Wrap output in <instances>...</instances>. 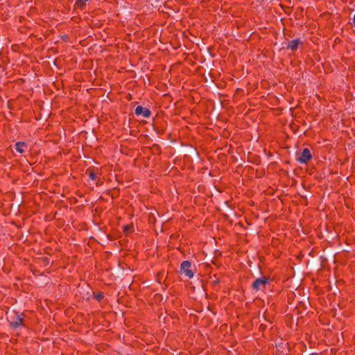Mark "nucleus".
<instances>
[{
	"label": "nucleus",
	"mask_w": 355,
	"mask_h": 355,
	"mask_svg": "<svg viewBox=\"0 0 355 355\" xmlns=\"http://www.w3.org/2000/svg\"><path fill=\"white\" fill-rule=\"evenodd\" d=\"M15 146L16 150L20 153H23L25 151V148H27V146L24 142H17L16 143Z\"/></svg>",
	"instance_id": "7"
},
{
	"label": "nucleus",
	"mask_w": 355,
	"mask_h": 355,
	"mask_svg": "<svg viewBox=\"0 0 355 355\" xmlns=\"http://www.w3.org/2000/svg\"><path fill=\"white\" fill-rule=\"evenodd\" d=\"M89 0H77L76 1V3L78 5V6H83L84 3L87 1H88Z\"/></svg>",
	"instance_id": "9"
},
{
	"label": "nucleus",
	"mask_w": 355,
	"mask_h": 355,
	"mask_svg": "<svg viewBox=\"0 0 355 355\" xmlns=\"http://www.w3.org/2000/svg\"><path fill=\"white\" fill-rule=\"evenodd\" d=\"M95 297L98 300H101L103 297V295L102 293H99L95 295Z\"/></svg>",
	"instance_id": "10"
},
{
	"label": "nucleus",
	"mask_w": 355,
	"mask_h": 355,
	"mask_svg": "<svg viewBox=\"0 0 355 355\" xmlns=\"http://www.w3.org/2000/svg\"><path fill=\"white\" fill-rule=\"evenodd\" d=\"M191 263L189 261H184L181 263L180 271L189 278L193 277V272L189 269Z\"/></svg>",
	"instance_id": "2"
},
{
	"label": "nucleus",
	"mask_w": 355,
	"mask_h": 355,
	"mask_svg": "<svg viewBox=\"0 0 355 355\" xmlns=\"http://www.w3.org/2000/svg\"><path fill=\"white\" fill-rule=\"evenodd\" d=\"M353 23H354V25L355 26V14H354V18H353Z\"/></svg>",
	"instance_id": "12"
},
{
	"label": "nucleus",
	"mask_w": 355,
	"mask_h": 355,
	"mask_svg": "<svg viewBox=\"0 0 355 355\" xmlns=\"http://www.w3.org/2000/svg\"><path fill=\"white\" fill-rule=\"evenodd\" d=\"M22 320V315L19 313L15 314L13 319L11 317H10L9 319L10 325L13 329H17L18 327L21 325Z\"/></svg>",
	"instance_id": "3"
},
{
	"label": "nucleus",
	"mask_w": 355,
	"mask_h": 355,
	"mask_svg": "<svg viewBox=\"0 0 355 355\" xmlns=\"http://www.w3.org/2000/svg\"><path fill=\"white\" fill-rule=\"evenodd\" d=\"M135 114L137 115H142L143 116L147 118L150 115V112L148 109L143 107L142 106H137L135 109Z\"/></svg>",
	"instance_id": "5"
},
{
	"label": "nucleus",
	"mask_w": 355,
	"mask_h": 355,
	"mask_svg": "<svg viewBox=\"0 0 355 355\" xmlns=\"http://www.w3.org/2000/svg\"><path fill=\"white\" fill-rule=\"evenodd\" d=\"M122 229L123 230V232L125 233V234H128L129 232H132V230H134V227L131 224H129V225H124L122 226Z\"/></svg>",
	"instance_id": "8"
},
{
	"label": "nucleus",
	"mask_w": 355,
	"mask_h": 355,
	"mask_svg": "<svg viewBox=\"0 0 355 355\" xmlns=\"http://www.w3.org/2000/svg\"><path fill=\"white\" fill-rule=\"evenodd\" d=\"M89 177H90V178H91L92 180H94V179L96 178V173H94V172H91V173H89Z\"/></svg>",
	"instance_id": "11"
},
{
	"label": "nucleus",
	"mask_w": 355,
	"mask_h": 355,
	"mask_svg": "<svg viewBox=\"0 0 355 355\" xmlns=\"http://www.w3.org/2000/svg\"><path fill=\"white\" fill-rule=\"evenodd\" d=\"M301 44V41L298 39L297 40H293L291 42H288V49L292 50V51H295L299 45Z\"/></svg>",
	"instance_id": "6"
},
{
	"label": "nucleus",
	"mask_w": 355,
	"mask_h": 355,
	"mask_svg": "<svg viewBox=\"0 0 355 355\" xmlns=\"http://www.w3.org/2000/svg\"><path fill=\"white\" fill-rule=\"evenodd\" d=\"M311 158V154L308 148H304L300 156L297 158V160L300 163H306Z\"/></svg>",
	"instance_id": "4"
},
{
	"label": "nucleus",
	"mask_w": 355,
	"mask_h": 355,
	"mask_svg": "<svg viewBox=\"0 0 355 355\" xmlns=\"http://www.w3.org/2000/svg\"><path fill=\"white\" fill-rule=\"evenodd\" d=\"M269 278L267 277H262L260 278H257L252 283V288L255 291H261L265 286L268 283Z\"/></svg>",
	"instance_id": "1"
},
{
	"label": "nucleus",
	"mask_w": 355,
	"mask_h": 355,
	"mask_svg": "<svg viewBox=\"0 0 355 355\" xmlns=\"http://www.w3.org/2000/svg\"><path fill=\"white\" fill-rule=\"evenodd\" d=\"M302 223H300V226L302 228H304V227H302Z\"/></svg>",
	"instance_id": "13"
}]
</instances>
